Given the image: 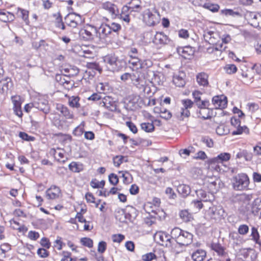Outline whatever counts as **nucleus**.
<instances>
[{
	"instance_id": "obj_1",
	"label": "nucleus",
	"mask_w": 261,
	"mask_h": 261,
	"mask_svg": "<svg viewBox=\"0 0 261 261\" xmlns=\"http://www.w3.org/2000/svg\"><path fill=\"white\" fill-rule=\"evenodd\" d=\"M231 182L233 188L235 190H244L248 189L249 179L246 174L240 173L233 176L231 179Z\"/></svg>"
},
{
	"instance_id": "obj_2",
	"label": "nucleus",
	"mask_w": 261,
	"mask_h": 261,
	"mask_svg": "<svg viewBox=\"0 0 261 261\" xmlns=\"http://www.w3.org/2000/svg\"><path fill=\"white\" fill-rule=\"evenodd\" d=\"M142 100L138 95H132L128 96L124 102V107L127 111H135L141 107Z\"/></svg>"
},
{
	"instance_id": "obj_3",
	"label": "nucleus",
	"mask_w": 261,
	"mask_h": 261,
	"mask_svg": "<svg viewBox=\"0 0 261 261\" xmlns=\"http://www.w3.org/2000/svg\"><path fill=\"white\" fill-rule=\"evenodd\" d=\"M160 19V14L155 11L154 12H152L149 9H147L145 11L143 16V20L148 25H154L156 23L159 22Z\"/></svg>"
},
{
	"instance_id": "obj_4",
	"label": "nucleus",
	"mask_w": 261,
	"mask_h": 261,
	"mask_svg": "<svg viewBox=\"0 0 261 261\" xmlns=\"http://www.w3.org/2000/svg\"><path fill=\"white\" fill-rule=\"evenodd\" d=\"M103 62L113 70H119L121 67V61L114 54H109L103 57Z\"/></svg>"
},
{
	"instance_id": "obj_5",
	"label": "nucleus",
	"mask_w": 261,
	"mask_h": 261,
	"mask_svg": "<svg viewBox=\"0 0 261 261\" xmlns=\"http://www.w3.org/2000/svg\"><path fill=\"white\" fill-rule=\"evenodd\" d=\"M154 238L157 240L162 246L167 247H173L170 235L164 231H158L154 234Z\"/></svg>"
},
{
	"instance_id": "obj_6",
	"label": "nucleus",
	"mask_w": 261,
	"mask_h": 261,
	"mask_svg": "<svg viewBox=\"0 0 261 261\" xmlns=\"http://www.w3.org/2000/svg\"><path fill=\"white\" fill-rule=\"evenodd\" d=\"M94 31L96 33V37L102 42L110 38L111 34L109 25L105 23L102 24L97 29H94Z\"/></svg>"
},
{
	"instance_id": "obj_7",
	"label": "nucleus",
	"mask_w": 261,
	"mask_h": 261,
	"mask_svg": "<svg viewBox=\"0 0 261 261\" xmlns=\"http://www.w3.org/2000/svg\"><path fill=\"white\" fill-rule=\"evenodd\" d=\"M247 215L251 214L254 215L261 216V199L257 198L255 199L252 204H248L246 207Z\"/></svg>"
},
{
	"instance_id": "obj_8",
	"label": "nucleus",
	"mask_w": 261,
	"mask_h": 261,
	"mask_svg": "<svg viewBox=\"0 0 261 261\" xmlns=\"http://www.w3.org/2000/svg\"><path fill=\"white\" fill-rule=\"evenodd\" d=\"M132 81L133 84L140 90L145 91L146 82L143 75H140L138 72L133 73Z\"/></svg>"
},
{
	"instance_id": "obj_9",
	"label": "nucleus",
	"mask_w": 261,
	"mask_h": 261,
	"mask_svg": "<svg viewBox=\"0 0 261 261\" xmlns=\"http://www.w3.org/2000/svg\"><path fill=\"white\" fill-rule=\"evenodd\" d=\"M65 23L70 27L76 28L82 22L81 16L74 13L68 14L65 17Z\"/></svg>"
},
{
	"instance_id": "obj_10",
	"label": "nucleus",
	"mask_w": 261,
	"mask_h": 261,
	"mask_svg": "<svg viewBox=\"0 0 261 261\" xmlns=\"http://www.w3.org/2000/svg\"><path fill=\"white\" fill-rule=\"evenodd\" d=\"M208 215L212 219L215 220H220L224 217L225 212L223 208L220 206H213L210 207L208 211Z\"/></svg>"
},
{
	"instance_id": "obj_11",
	"label": "nucleus",
	"mask_w": 261,
	"mask_h": 261,
	"mask_svg": "<svg viewBox=\"0 0 261 261\" xmlns=\"http://www.w3.org/2000/svg\"><path fill=\"white\" fill-rule=\"evenodd\" d=\"M11 100L13 104V109L14 114L19 117H21L23 114L21 109L22 100L21 97L17 95L12 96H11Z\"/></svg>"
},
{
	"instance_id": "obj_12",
	"label": "nucleus",
	"mask_w": 261,
	"mask_h": 261,
	"mask_svg": "<svg viewBox=\"0 0 261 261\" xmlns=\"http://www.w3.org/2000/svg\"><path fill=\"white\" fill-rule=\"evenodd\" d=\"M212 104L216 109H224L227 104V98L223 95L215 96L212 99Z\"/></svg>"
},
{
	"instance_id": "obj_13",
	"label": "nucleus",
	"mask_w": 261,
	"mask_h": 261,
	"mask_svg": "<svg viewBox=\"0 0 261 261\" xmlns=\"http://www.w3.org/2000/svg\"><path fill=\"white\" fill-rule=\"evenodd\" d=\"M13 87L11 78L7 77L0 80V94L5 96Z\"/></svg>"
},
{
	"instance_id": "obj_14",
	"label": "nucleus",
	"mask_w": 261,
	"mask_h": 261,
	"mask_svg": "<svg viewBox=\"0 0 261 261\" xmlns=\"http://www.w3.org/2000/svg\"><path fill=\"white\" fill-rule=\"evenodd\" d=\"M34 105L35 108L42 111L45 114L48 113L49 111L48 101L44 98H39L37 101H35Z\"/></svg>"
},
{
	"instance_id": "obj_15",
	"label": "nucleus",
	"mask_w": 261,
	"mask_h": 261,
	"mask_svg": "<svg viewBox=\"0 0 261 261\" xmlns=\"http://www.w3.org/2000/svg\"><path fill=\"white\" fill-rule=\"evenodd\" d=\"M45 193L47 199H56L60 197L61 190L58 187L53 185L46 191Z\"/></svg>"
},
{
	"instance_id": "obj_16",
	"label": "nucleus",
	"mask_w": 261,
	"mask_h": 261,
	"mask_svg": "<svg viewBox=\"0 0 261 261\" xmlns=\"http://www.w3.org/2000/svg\"><path fill=\"white\" fill-rule=\"evenodd\" d=\"M193 241V234L188 231H183L180 237L178 238L177 243L180 245L187 246Z\"/></svg>"
},
{
	"instance_id": "obj_17",
	"label": "nucleus",
	"mask_w": 261,
	"mask_h": 261,
	"mask_svg": "<svg viewBox=\"0 0 261 261\" xmlns=\"http://www.w3.org/2000/svg\"><path fill=\"white\" fill-rule=\"evenodd\" d=\"M49 153L50 155H53L59 162L64 163L67 159L64 156V150L60 148H51L49 150Z\"/></svg>"
},
{
	"instance_id": "obj_18",
	"label": "nucleus",
	"mask_w": 261,
	"mask_h": 261,
	"mask_svg": "<svg viewBox=\"0 0 261 261\" xmlns=\"http://www.w3.org/2000/svg\"><path fill=\"white\" fill-rule=\"evenodd\" d=\"M153 43L156 45H165L170 42L168 37L162 32H157L154 36L153 40Z\"/></svg>"
},
{
	"instance_id": "obj_19",
	"label": "nucleus",
	"mask_w": 261,
	"mask_h": 261,
	"mask_svg": "<svg viewBox=\"0 0 261 261\" xmlns=\"http://www.w3.org/2000/svg\"><path fill=\"white\" fill-rule=\"evenodd\" d=\"M249 23L253 27L256 28L259 26V23L261 21V15L255 12H250L248 15Z\"/></svg>"
},
{
	"instance_id": "obj_20",
	"label": "nucleus",
	"mask_w": 261,
	"mask_h": 261,
	"mask_svg": "<svg viewBox=\"0 0 261 261\" xmlns=\"http://www.w3.org/2000/svg\"><path fill=\"white\" fill-rule=\"evenodd\" d=\"M56 110L58 113L62 115L67 119H72L73 117V113L71 112L68 108L62 104L58 103L56 105Z\"/></svg>"
},
{
	"instance_id": "obj_21",
	"label": "nucleus",
	"mask_w": 261,
	"mask_h": 261,
	"mask_svg": "<svg viewBox=\"0 0 261 261\" xmlns=\"http://www.w3.org/2000/svg\"><path fill=\"white\" fill-rule=\"evenodd\" d=\"M102 103L104 107L112 112L116 111L117 110L116 102L110 96L105 97L102 99Z\"/></svg>"
},
{
	"instance_id": "obj_22",
	"label": "nucleus",
	"mask_w": 261,
	"mask_h": 261,
	"mask_svg": "<svg viewBox=\"0 0 261 261\" xmlns=\"http://www.w3.org/2000/svg\"><path fill=\"white\" fill-rule=\"evenodd\" d=\"M56 80L60 83V84L63 85L65 87L67 85V88L69 89L70 87H72V83H71L70 77L67 76L65 75L57 74L56 76Z\"/></svg>"
},
{
	"instance_id": "obj_23",
	"label": "nucleus",
	"mask_w": 261,
	"mask_h": 261,
	"mask_svg": "<svg viewBox=\"0 0 261 261\" xmlns=\"http://www.w3.org/2000/svg\"><path fill=\"white\" fill-rule=\"evenodd\" d=\"M178 54L183 58L187 59L189 56H191L194 54V50L190 46H185L177 48Z\"/></svg>"
},
{
	"instance_id": "obj_24",
	"label": "nucleus",
	"mask_w": 261,
	"mask_h": 261,
	"mask_svg": "<svg viewBox=\"0 0 261 261\" xmlns=\"http://www.w3.org/2000/svg\"><path fill=\"white\" fill-rule=\"evenodd\" d=\"M208 75L205 72H200L196 75V80L200 86L203 87L207 86L208 85Z\"/></svg>"
},
{
	"instance_id": "obj_25",
	"label": "nucleus",
	"mask_w": 261,
	"mask_h": 261,
	"mask_svg": "<svg viewBox=\"0 0 261 261\" xmlns=\"http://www.w3.org/2000/svg\"><path fill=\"white\" fill-rule=\"evenodd\" d=\"M184 73H180L178 75H175L173 77V82L177 87H182L186 84L184 77Z\"/></svg>"
},
{
	"instance_id": "obj_26",
	"label": "nucleus",
	"mask_w": 261,
	"mask_h": 261,
	"mask_svg": "<svg viewBox=\"0 0 261 261\" xmlns=\"http://www.w3.org/2000/svg\"><path fill=\"white\" fill-rule=\"evenodd\" d=\"M197 196L200 199V200L203 201H210L213 200V195L211 194L207 193L203 190H198L196 191Z\"/></svg>"
},
{
	"instance_id": "obj_27",
	"label": "nucleus",
	"mask_w": 261,
	"mask_h": 261,
	"mask_svg": "<svg viewBox=\"0 0 261 261\" xmlns=\"http://www.w3.org/2000/svg\"><path fill=\"white\" fill-rule=\"evenodd\" d=\"M103 7L105 9L109 11L112 16H116L119 13L117 7L110 2L103 4Z\"/></svg>"
},
{
	"instance_id": "obj_28",
	"label": "nucleus",
	"mask_w": 261,
	"mask_h": 261,
	"mask_svg": "<svg viewBox=\"0 0 261 261\" xmlns=\"http://www.w3.org/2000/svg\"><path fill=\"white\" fill-rule=\"evenodd\" d=\"M230 158V154L228 153H221L217 156L211 159V163H220L222 164L224 161H227Z\"/></svg>"
},
{
	"instance_id": "obj_29",
	"label": "nucleus",
	"mask_w": 261,
	"mask_h": 261,
	"mask_svg": "<svg viewBox=\"0 0 261 261\" xmlns=\"http://www.w3.org/2000/svg\"><path fill=\"white\" fill-rule=\"evenodd\" d=\"M206 257V252L202 249H198L194 252L192 258L194 261H203Z\"/></svg>"
},
{
	"instance_id": "obj_30",
	"label": "nucleus",
	"mask_w": 261,
	"mask_h": 261,
	"mask_svg": "<svg viewBox=\"0 0 261 261\" xmlns=\"http://www.w3.org/2000/svg\"><path fill=\"white\" fill-rule=\"evenodd\" d=\"M183 231L178 227H175L172 230L170 236L173 245L175 242L177 243L178 238L180 237Z\"/></svg>"
},
{
	"instance_id": "obj_31",
	"label": "nucleus",
	"mask_w": 261,
	"mask_h": 261,
	"mask_svg": "<svg viewBox=\"0 0 261 261\" xmlns=\"http://www.w3.org/2000/svg\"><path fill=\"white\" fill-rule=\"evenodd\" d=\"M212 111L208 108H203L199 110L198 117L203 119H208L212 116Z\"/></svg>"
},
{
	"instance_id": "obj_32",
	"label": "nucleus",
	"mask_w": 261,
	"mask_h": 261,
	"mask_svg": "<svg viewBox=\"0 0 261 261\" xmlns=\"http://www.w3.org/2000/svg\"><path fill=\"white\" fill-rule=\"evenodd\" d=\"M160 121L155 120L152 122H144L141 124L142 129L144 130H153L154 129V124H158Z\"/></svg>"
},
{
	"instance_id": "obj_33",
	"label": "nucleus",
	"mask_w": 261,
	"mask_h": 261,
	"mask_svg": "<svg viewBox=\"0 0 261 261\" xmlns=\"http://www.w3.org/2000/svg\"><path fill=\"white\" fill-rule=\"evenodd\" d=\"M177 190L179 194H181L184 197L188 196L191 192L190 188L187 185H180L178 186Z\"/></svg>"
},
{
	"instance_id": "obj_34",
	"label": "nucleus",
	"mask_w": 261,
	"mask_h": 261,
	"mask_svg": "<svg viewBox=\"0 0 261 261\" xmlns=\"http://www.w3.org/2000/svg\"><path fill=\"white\" fill-rule=\"evenodd\" d=\"M80 97L79 96H71L69 98L68 103L70 107L73 108H79L81 105L79 102Z\"/></svg>"
},
{
	"instance_id": "obj_35",
	"label": "nucleus",
	"mask_w": 261,
	"mask_h": 261,
	"mask_svg": "<svg viewBox=\"0 0 261 261\" xmlns=\"http://www.w3.org/2000/svg\"><path fill=\"white\" fill-rule=\"evenodd\" d=\"M211 248L217 252L218 255L223 256L225 254L224 248L219 244L213 243Z\"/></svg>"
},
{
	"instance_id": "obj_36",
	"label": "nucleus",
	"mask_w": 261,
	"mask_h": 261,
	"mask_svg": "<svg viewBox=\"0 0 261 261\" xmlns=\"http://www.w3.org/2000/svg\"><path fill=\"white\" fill-rule=\"evenodd\" d=\"M121 124L126 126L129 130H138L136 125L129 119H123Z\"/></svg>"
},
{
	"instance_id": "obj_37",
	"label": "nucleus",
	"mask_w": 261,
	"mask_h": 261,
	"mask_svg": "<svg viewBox=\"0 0 261 261\" xmlns=\"http://www.w3.org/2000/svg\"><path fill=\"white\" fill-rule=\"evenodd\" d=\"M80 36L86 40H90L93 38L92 32L87 29L82 30L80 32Z\"/></svg>"
},
{
	"instance_id": "obj_38",
	"label": "nucleus",
	"mask_w": 261,
	"mask_h": 261,
	"mask_svg": "<svg viewBox=\"0 0 261 261\" xmlns=\"http://www.w3.org/2000/svg\"><path fill=\"white\" fill-rule=\"evenodd\" d=\"M179 216L185 222H189L192 219V214L186 210L181 211Z\"/></svg>"
},
{
	"instance_id": "obj_39",
	"label": "nucleus",
	"mask_w": 261,
	"mask_h": 261,
	"mask_svg": "<svg viewBox=\"0 0 261 261\" xmlns=\"http://www.w3.org/2000/svg\"><path fill=\"white\" fill-rule=\"evenodd\" d=\"M203 7L205 9L209 10L213 12H217L218 11L220 6L218 4L207 3L203 5Z\"/></svg>"
},
{
	"instance_id": "obj_40",
	"label": "nucleus",
	"mask_w": 261,
	"mask_h": 261,
	"mask_svg": "<svg viewBox=\"0 0 261 261\" xmlns=\"http://www.w3.org/2000/svg\"><path fill=\"white\" fill-rule=\"evenodd\" d=\"M54 15L56 17L55 21L56 26L57 28H61L62 30H65V27L62 21V16L60 13H58L57 14H55Z\"/></svg>"
},
{
	"instance_id": "obj_41",
	"label": "nucleus",
	"mask_w": 261,
	"mask_h": 261,
	"mask_svg": "<svg viewBox=\"0 0 261 261\" xmlns=\"http://www.w3.org/2000/svg\"><path fill=\"white\" fill-rule=\"evenodd\" d=\"M68 166L69 169L74 172H80L83 169L82 164H77L74 162L71 163Z\"/></svg>"
},
{
	"instance_id": "obj_42",
	"label": "nucleus",
	"mask_w": 261,
	"mask_h": 261,
	"mask_svg": "<svg viewBox=\"0 0 261 261\" xmlns=\"http://www.w3.org/2000/svg\"><path fill=\"white\" fill-rule=\"evenodd\" d=\"M208 164L209 165L210 168L214 169L217 172H223L225 171L224 170H222L220 166L219 165V164H220V163H211V159L208 161Z\"/></svg>"
},
{
	"instance_id": "obj_43",
	"label": "nucleus",
	"mask_w": 261,
	"mask_h": 261,
	"mask_svg": "<svg viewBox=\"0 0 261 261\" xmlns=\"http://www.w3.org/2000/svg\"><path fill=\"white\" fill-rule=\"evenodd\" d=\"M140 1L139 0H132V1L129 3V5H132L130 7L131 8V11H135V12H139V10L138 9H141V7L140 5Z\"/></svg>"
},
{
	"instance_id": "obj_44",
	"label": "nucleus",
	"mask_w": 261,
	"mask_h": 261,
	"mask_svg": "<svg viewBox=\"0 0 261 261\" xmlns=\"http://www.w3.org/2000/svg\"><path fill=\"white\" fill-rule=\"evenodd\" d=\"M128 62L129 64L132 66L133 68H136V69H139L141 60L138 57L130 59Z\"/></svg>"
},
{
	"instance_id": "obj_45",
	"label": "nucleus",
	"mask_w": 261,
	"mask_h": 261,
	"mask_svg": "<svg viewBox=\"0 0 261 261\" xmlns=\"http://www.w3.org/2000/svg\"><path fill=\"white\" fill-rule=\"evenodd\" d=\"M214 33L212 31L205 32L203 34V37L206 41L210 43H214V42L213 39L214 38Z\"/></svg>"
},
{
	"instance_id": "obj_46",
	"label": "nucleus",
	"mask_w": 261,
	"mask_h": 261,
	"mask_svg": "<svg viewBox=\"0 0 261 261\" xmlns=\"http://www.w3.org/2000/svg\"><path fill=\"white\" fill-rule=\"evenodd\" d=\"M80 242L81 244L88 248H92L93 245L92 240L89 238H82L81 239Z\"/></svg>"
},
{
	"instance_id": "obj_47",
	"label": "nucleus",
	"mask_w": 261,
	"mask_h": 261,
	"mask_svg": "<svg viewBox=\"0 0 261 261\" xmlns=\"http://www.w3.org/2000/svg\"><path fill=\"white\" fill-rule=\"evenodd\" d=\"M229 238L233 243L239 244L241 243V238L237 232H231L229 234Z\"/></svg>"
},
{
	"instance_id": "obj_48",
	"label": "nucleus",
	"mask_w": 261,
	"mask_h": 261,
	"mask_svg": "<svg viewBox=\"0 0 261 261\" xmlns=\"http://www.w3.org/2000/svg\"><path fill=\"white\" fill-rule=\"evenodd\" d=\"M222 13L226 16H240L241 14L240 12L238 11H234L232 9H225L222 10Z\"/></svg>"
},
{
	"instance_id": "obj_49",
	"label": "nucleus",
	"mask_w": 261,
	"mask_h": 261,
	"mask_svg": "<svg viewBox=\"0 0 261 261\" xmlns=\"http://www.w3.org/2000/svg\"><path fill=\"white\" fill-rule=\"evenodd\" d=\"M62 255L63 258L61 261H76L75 259L71 257V254L69 252L64 251L62 252Z\"/></svg>"
},
{
	"instance_id": "obj_50",
	"label": "nucleus",
	"mask_w": 261,
	"mask_h": 261,
	"mask_svg": "<svg viewBox=\"0 0 261 261\" xmlns=\"http://www.w3.org/2000/svg\"><path fill=\"white\" fill-rule=\"evenodd\" d=\"M152 65V61L149 60H145L143 61H141L140 66L139 69H147L151 67Z\"/></svg>"
},
{
	"instance_id": "obj_51",
	"label": "nucleus",
	"mask_w": 261,
	"mask_h": 261,
	"mask_svg": "<svg viewBox=\"0 0 261 261\" xmlns=\"http://www.w3.org/2000/svg\"><path fill=\"white\" fill-rule=\"evenodd\" d=\"M224 69L226 72L229 74L234 73L237 70V68L234 64L226 65L225 66Z\"/></svg>"
},
{
	"instance_id": "obj_52",
	"label": "nucleus",
	"mask_w": 261,
	"mask_h": 261,
	"mask_svg": "<svg viewBox=\"0 0 261 261\" xmlns=\"http://www.w3.org/2000/svg\"><path fill=\"white\" fill-rule=\"evenodd\" d=\"M109 180L111 184L115 186L118 183L119 179L116 174L111 173L109 175Z\"/></svg>"
},
{
	"instance_id": "obj_53",
	"label": "nucleus",
	"mask_w": 261,
	"mask_h": 261,
	"mask_svg": "<svg viewBox=\"0 0 261 261\" xmlns=\"http://www.w3.org/2000/svg\"><path fill=\"white\" fill-rule=\"evenodd\" d=\"M249 231V227L245 224H242L239 226L238 228V232L240 234H246Z\"/></svg>"
},
{
	"instance_id": "obj_54",
	"label": "nucleus",
	"mask_w": 261,
	"mask_h": 261,
	"mask_svg": "<svg viewBox=\"0 0 261 261\" xmlns=\"http://www.w3.org/2000/svg\"><path fill=\"white\" fill-rule=\"evenodd\" d=\"M19 11L20 13V16L22 19L28 22L29 21V11L22 9H19Z\"/></svg>"
},
{
	"instance_id": "obj_55",
	"label": "nucleus",
	"mask_w": 261,
	"mask_h": 261,
	"mask_svg": "<svg viewBox=\"0 0 261 261\" xmlns=\"http://www.w3.org/2000/svg\"><path fill=\"white\" fill-rule=\"evenodd\" d=\"M107 243L105 241L99 242L97 248V251L100 253H103L106 250Z\"/></svg>"
},
{
	"instance_id": "obj_56",
	"label": "nucleus",
	"mask_w": 261,
	"mask_h": 261,
	"mask_svg": "<svg viewBox=\"0 0 261 261\" xmlns=\"http://www.w3.org/2000/svg\"><path fill=\"white\" fill-rule=\"evenodd\" d=\"M37 253L42 258H46L49 255V252L44 248L38 249Z\"/></svg>"
},
{
	"instance_id": "obj_57",
	"label": "nucleus",
	"mask_w": 261,
	"mask_h": 261,
	"mask_svg": "<svg viewBox=\"0 0 261 261\" xmlns=\"http://www.w3.org/2000/svg\"><path fill=\"white\" fill-rule=\"evenodd\" d=\"M87 66L89 69H94L97 71H98L99 72L101 71V68L99 66V65L94 62V63H88L87 64Z\"/></svg>"
},
{
	"instance_id": "obj_58",
	"label": "nucleus",
	"mask_w": 261,
	"mask_h": 261,
	"mask_svg": "<svg viewBox=\"0 0 261 261\" xmlns=\"http://www.w3.org/2000/svg\"><path fill=\"white\" fill-rule=\"evenodd\" d=\"M19 137L24 140L28 141H33L35 139L34 137L29 136L28 134L23 132H20Z\"/></svg>"
},
{
	"instance_id": "obj_59",
	"label": "nucleus",
	"mask_w": 261,
	"mask_h": 261,
	"mask_svg": "<svg viewBox=\"0 0 261 261\" xmlns=\"http://www.w3.org/2000/svg\"><path fill=\"white\" fill-rule=\"evenodd\" d=\"M123 156L121 155L116 156L113 158V163L115 166L119 167L122 163Z\"/></svg>"
},
{
	"instance_id": "obj_60",
	"label": "nucleus",
	"mask_w": 261,
	"mask_h": 261,
	"mask_svg": "<svg viewBox=\"0 0 261 261\" xmlns=\"http://www.w3.org/2000/svg\"><path fill=\"white\" fill-rule=\"evenodd\" d=\"M247 107H248L249 111L251 113H254L259 109L258 105L254 102L248 103Z\"/></svg>"
},
{
	"instance_id": "obj_61",
	"label": "nucleus",
	"mask_w": 261,
	"mask_h": 261,
	"mask_svg": "<svg viewBox=\"0 0 261 261\" xmlns=\"http://www.w3.org/2000/svg\"><path fill=\"white\" fill-rule=\"evenodd\" d=\"M114 242L120 243L124 239V236L121 234H113L112 237Z\"/></svg>"
},
{
	"instance_id": "obj_62",
	"label": "nucleus",
	"mask_w": 261,
	"mask_h": 261,
	"mask_svg": "<svg viewBox=\"0 0 261 261\" xmlns=\"http://www.w3.org/2000/svg\"><path fill=\"white\" fill-rule=\"evenodd\" d=\"M251 236L252 237V240H253L254 241H255L257 242V241L259 239V233L258 232L257 229L256 228H255L254 227H253L251 228Z\"/></svg>"
},
{
	"instance_id": "obj_63",
	"label": "nucleus",
	"mask_w": 261,
	"mask_h": 261,
	"mask_svg": "<svg viewBox=\"0 0 261 261\" xmlns=\"http://www.w3.org/2000/svg\"><path fill=\"white\" fill-rule=\"evenodd\" d=\"M138 50L135 47H131L128 53V55L130 59L138 57Z\"/></svg>"
},
{
	"instance_id": "obj_64",
	"label": "nucleus",
	"mask_w": 261,
	"mask_h": 261,
	"mask_svg": "<svg viewBox=\"0 0 261 261\" xmlns=\"http://www.w3.org/2000/svg\"><path fill=\"white\" fill-rule=\"evenodd\" d=\"M155 257V255L154 254H153L152 253H147L145 255H143L142 256V259L144 261H151Z\"/></svg>"
}]
</instances>
